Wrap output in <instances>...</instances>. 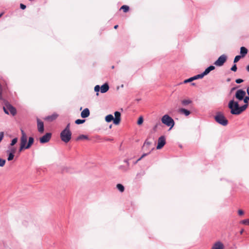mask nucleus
Returning a JSON list of instances; mask_svg holds the SVG:
<instances>
[{"mask_svg":"<svg viewBox=\"0 0 249 249\" xmlns=\"http://www.w3.org/2000/svg\"><path fill=\"white\" fill-rule=\"evenodd\" d=\"M228 107L230 109L231 114H239L240 106L237 101H235L234 99L230 101L228 104Z\"/></svg>","mask_w":249,"mask_h":249,"instance_id":"1","label":"nucleus"},{"mask_svg":"<svg viewBox=\"0 0 249 249\" xmlns=\"http://www.w3.org/2000/svg\"><path fill=\"white\" fill-rule=\"evenodd\" d=\"M3 109L4 112L7 114H10L14 116L17 113L16 109L6 101L3 102Z\"/></svg>","mask_w":249,"mask_h":249,"instance_id":"2","label":"nucleus"},{"mask_svg":"<svg viewBox=\"0 0 249 249\" xmlns=\"http://www.w3.org/2000/svg\"><path fill=\"white\" fill-rule=\"evenodd\" d=\"M215 121L218 124L226 126L228 124V121L226 119L223 114L221 112H218L214 116Z\"/></svg>","mask_w":249,"mask_h":249,"instance_id":"3","label":"nucleus"},{"mask_svg":"<svg viewBox=\"0 0 249 249\" xmlns=\"http://www.w3.org/2000/svg\"><path fill=\"white\" fill-rule=\"evenodd\" d=\"M161 121L162 124L170 127L169 130L171 129L175 125L174 120L167 114L163 115L161 118Z\"/></svg>","mask_w":249,"mask_h":249,"instance_id":"4","label":"nucleus"},{"mask_svg":"<svg viewBox=\"0 0 249 249\" xmlns=\"http://www.w3.org/2000/svg\"><path fill=\"white\" fill-rule=\"evenodd\" d=\"M71 131L63 130L60 133V137L63 142L68 143L71 138Z\"/></svg>","mask_w":249,"mask_h":249,"instance_id":"5","label":"nucleus"},{"mask_svg":"<svg viewBox=\"0 0 249 249\" xmlns=\"http://www.w3.org/2000/svg\"><path fill=\"white\" fill-rule=\"evenodd\" d=\"M21 137L20 138V144L19 152H21L23 149H27L26 144L27 141V136L23 130L21 129Z\"/></svg>","mask_w":249,"mask_h":249,"instance_id":"6","label":"nucleus"},{"mask_svg":"<svg viewBox=\"0 0 249 249\" xmlns=\"http://www.w3.org/2000/svg\"><path fill=\"white\" fill-rule=\"evenodd\" d=\"M227 59V56L225 54H222L214 62V64L216 66H222L226 61Z\"/></svg>","mask_w":249,"mask_h":249,"instance_id":"7","label":"nucleus"},{"mask_svg":"<svg viewBox=\"0 0 249 249\" xmlns=\"http://www.w3.org/2000/svg\"><path fill=\"white\" fill-rule=\"evenodd\" d=\"M246 94V91L242 89H238L235 94V98L239 101H242Z\"/></svg>","mask_w":249,"mask_h":249,"instance_id":"8","label":"nucleus"},{"mask_svg":"<svg viewBox=\"0 0 249 249\" xmlns=\"http://www.w3.org/2000/svg\"><path fill=\"white\" fill-rule=\"evenodd\" d=\"M51 137V133H47L45 135L40 138V142L41 143H45L48 142L50 140Z\"/></svg>","mask_w":249,"mask_h":249,"instance_id":"9","label":"nucleus"},{"mask_svg":"<svg viewBox=\"0 0 249 249\" xmlns=\"http://www.w3.org/2000/svg\"><path fill=\"white\" fill-rule=\"evenodd\" d=\"M165 138L164 136L160 137L158 140L157 149H160L165 144Z\"/></svg>","mask_w":249,"mask_h":249,"instance_id":"10","label":"nucleus"},{"mask_svg":"<svg viewBox=\"0 0 249 249\" xmlns=\"http://www.w3.org/2000/svg\"><path fill=\"white\" fill-rule=\"evenodd\" d=\"M37 130L40 133H43L44 131V123L40 119H37Z\"/></svg>","mask_w":249,"mask_h":249,"instance_id":"11","label":"nucleus"},{"mask_svg":"<svg viewBox=\"0 0 249 249\" xmlns=\"http://www.w3.org/2000/svg\"><path fill=\"white\" fill-rule=\"evenodd\" d=\"M114 115V124L116 125L119 124L121 121V113L119 111H115Z\"/></svg>","mask_w":249,"mask_h":249,"instance_id":"12","label":"nucleus"},{"mask_svg":"<svg viewBox=\"0 0 249 249\" xmlns=\"http://www.w3.org/2000/svg\"><path fill=\"white\" fill-rule=\"evenodd\" d=\"M224 246L220 241L216 242L213 246L212 249H224Z\"/></svg>","mask_w":249,"mask_h":249,"instance_id":"13","label":"nucleus"},{"mask_svg":"<svg viewBox=\"0 0 249 249\" xmlns=\"http://www.w3.org/2000/svg\"><path fill=\"white\" fill-rule=\"evenodd\" d=\"M178 112L180 114H184L186 116H188L191 114L190 111H189L186 109H185L184 108H179L178 109Z\"/></svg>","mask_w":249,"mask_h":249,"instance_id":"14","label":"nucleus"},{"mask_svg":"<svg viewBox=\"0 0 249 249\" xmlns=\"http://www.w3.org/2000/svg\"><path fill=\"white\" fill-rule=\"evenodd\" d=\"M90 114V112L89 109L88 108H85L81 113V116L82 118H87L89 116Z\"/></svg>","mask_w":249,"mask_h":249,"instance_id":"15","label":"nucleus"},{"mask_svg":"<svg viewBox=\"0 0 249 249\" xmlns=\"http://www.w3.org/2000/svg\"><path fill=\"white\" fill-rule=\"evenodd\" d=\"M101 93H105L107 92L109 89V86L107 83H105L103 84L101 87Z\"/></svg>","mask_w":249,"mask_h":249,"instance_id":"16","label":"nucleus"},{"mask_svg":"<svg viewBox=\"0 0 249 249\" xmlns=\"http://www.w3.org/2000/svg\"><path fill=\"white\" fill-rule=\"evenodd\" d=\"M215 69V67L213 66H210L205 69V70L202 72L204 75H207L211 71Z\"/></svg>","mask_w":249,"mask_h":249,"instance_id":"17","label":"nucleus"},{"mask_svg":"<svg viewBox=\"0 0 249 249\" xmlns=\"http://www.w3.org/2000/svg\"><path fill=\"white\" fill-rule=\"evenodd\" d=\"M240 53L241 54L240 55L242 57H244L248 53V49L245 47H241L240 48Z\"/></svg>","mask_w":249,"mask_h":249,"instance_id":"18","label":"nucleus"},{"mask_svg":"<svg viewBox=\"0 0 249 249\" xmlns=\"http://www.w3.org/2000/svg\"><path fill=\"white\" fill-rule=\"evenodd\" d=\"M192 101L190 99H184L181 101V104L182 106L187 107L192 104Z\"/></svg>","mask_w":249,"mask_h":249,"instance_id":"19","label":"nucleus"},{"mask_svg":"<svg viewBox=\"0 0 249 249\" xmlns=\"http://www.w3.org/2000/svg\"><path fill=\"white\" fill-rule=\"evenodd\" d=\"M57 115L56 114H53L52 115L48 116L46 117L45 118V119L48 121L52 122V121L54 120L55 119H56L57 118Z\"/></svg>","mask_w":249,"mask_h":249,"instance_id":"20","label":"nucleus"},{"mask_svg":"<svg viewBox=\"0 0 249 249\" xmlns=\"http://www.w3.org/2000/svg\"><path fill=\"white\" fill-rule=\"evenodd\" d=\"M34 142V139L32 137H30L29 138L28 142L27 144H26V148L29 149L31 146V145L33 144Z\"/></svg>","mask_w":249,"mask_h":249,"instance_id":"21","label":"nucleus"},{"mask_svg":"<svg viewBox=\"0 0 249 249\" xmlns=\"http://www.w3.org/2000/svg\"><path fill=\"white\" fill-rule=\"evenodd\" d=\"M17 149L15 147L9 146H8V149L7 151V153H12L13 154H14L16 152Z\"/></svg>","mask_w":249,"mask_h":249,"instance_id":"22","label":"nucleus"},{"mask_svg":"<svg viewBox=\"0 0 249 249\" xmlns=\"http://www.w3.org/2000/svg\"><path fill=\"white\" fill-rule=\"evenodd\" d=\"M151 143L152 142H151L149 141L148 140H146L143 145V148L146 150H148L149 146L151 144Z\"/></svg>","mask_w":249,"mask_h":249,"instance_id":"23","label":"nucleus"},{"mask_svg":"<svg viewBox=\"0 0 249 249\" xmlns=\"http://www.w3.org/2000/svg\"><path fill=\"white\" fill-rule=\"evenodd\" d=\"M105 120L107 123H109L112 121L114 122V117L112 115L109 114L106 116Z\"/></svg>","mask_w":249,"mask_h":249,"instance_id":"24","label":"nucleus"},{"mask_svg":"<svg viewBox=\"0 0 249 249\" xmlns=\"http://www.w3.org/2000/svg\"><path fill=\"white\" fill-rule=\"evenodd\" d=\"M248 104H245L242 106L240 107L239 109V114H241L243 111L246 110V109L248 107Z\"/></svg>","mask_w":249,"mask_h":249,"instance_id":"25","label":"nucleus"},{"mask_svg":"<svg viewBox=\"0 0 249 249\" xmlns=\"http://www.w3.org/2000/svg\"><path fill=\"white\" fill-rule=\"evenodd\" d=\"M154 149V148H152L150 150H149V151L147 153L143 154L142 155V156L137 160V161L141 160L143 158H144V157H145V156H147L148 154H149L151 153V151H152Z\"/></svg>","mask_w":249,"mask_h":249,"instance_id":"26","label":"nucleus"},{"mask_svg":"<svg viewBox=\"0 0 249 249\" xmlns=\"http://www.w3.org/2000/svg\"><path fill=\"white\" fill-rule=\"evenodd\" d=\"M117 188L121 192H123L124 190V188L121 184H118L116 186Z\"/></svg>","mask_w":249,"mask_h":249,"instance_id":"27","label":"nucleus"},{"mask_svg":"<svg viewBox=\"0 0 249 249\" xmlns=\"http://www.w3.org/2000/svg\"><path fill=\"white\" fill-rule=\"evenodd\" d=\"M204 76V74H203V73H202L201 74L195 75V76H193V77L194 78V80H196L197 79L202 78Z\"/></svg>","mask_w":249,"mask_h":249,"instance_id":"28","label":"nucleus"},{"mask_svg":"<svg viewBox=\"0 0 249 249\" xmlns=\"http://www.w3.org/2000/svg\"><path fill=\"white\" fill-rule=\"evenodd\" d=\"M121 9L123 10L124 12L126 13L128 11L129 7L127 5H124L121 7Z\"/></svg>","mask_w":249,"mask_h":249,"instance_id":"29","label":"nucleus"},{"mask_svg":"<svg viewBox=\"0 0 249 249\" xmlns=\"http://www.w3.org/2000/svg\"><path fill=\"white\" fill-rule=\"evenodd\" d=\"M17 142H18L17 138H15L13 139L12 140L10 145L9 146H13Z\"/></svg>","mask_w":249,"mask_h":249,"instance_id":"30","label":"nucleus"},{"mask_svg":"<svg viewBox=\"0 0 249 249\" xmlns=\"http://www.w3.org/2000/svg\"><path fill=\"white\" fill-rule=\"evenodd\" d=\"M14 157V154L12 153H8V157L7 158V160L8 161H11L13 160Z\"/></svg>","mask_w":249,"mask_h":249,"instance_id":"31","label":"nucleus"},{"mask_svg":"<svg viewBox=\"0 0 249 249\" xmlns=\"http://www.w3.org/2000/svg\"><path fill=\"white\" fill-rule=\"evenodd\" d=\"M88 138L87 136L84 135H81L77 138V140H82V139H88Z\"/></svg>","mask_w":249,"mask_h":249,"instance_id":"32","label":"nucleus"},{"mask_svg":"<svg viewBox=\"0 0 249 249\" xmlns=\"http://www.w3.org/2000/svg\"><path fill=\"white\" fill-rule=\"evenodd\" d=\"M85 122V120L77 119L75 121V123L77 124H80L84 123Z\"/></svg>","mask_w":249,"mask_h":249,"instance_id":"33","label":"nucleus"},{"mask_svg":"<svg viewBox=\"0 0 249 249\" xmlns=\"http://www.w3.org/2000/svg\"><path fill=\"white\" fill-rule=\"evenodd\" d=\"M143 122V119L142 116H141L139 118V119L137 122V124L138 125H141L142 124Z\"/></svg>","mask_w":249,"mask_h":249,"instance_id":"34","label":"nucleus"},{"mask_svg":"<svg viewBox=\"0 0 249 249\" xmlns=\"http://www.w3.org/2000/svg\"><path fill=\"white\" fill-rule=\"evenodd\" d=\"M161 124L160 121H158L156 124L154 126L153 129L154 131H156L157 130V128L159 125H160Z\"/></svg>","mask_w":249,"mask_h":249,"instance_id":"35","label":"nucleus"},{"mask_svg":"<svg viewBox=\"0 0 249 249\" xmlns=\"http://www.w3.org/2000/svg\"><path fill=\"white\" fill-rule=\"evenodd\" d=\"M241 57H242L241 55H236L234 59L233 62L234 63L237 62Z\"/></svg>","mask_w":249,"mask_h":249,"instance_id":"36","label":"nucleus"},{"mask_svg":"<svg viewBox=\"0 0 249 249\" xmlns=\"http://www.w3.org/2000/svg\"><path fill=\"white\" fill-rule=\"evenodd\" d=\"M5 160L0 158V166L3 167L5 164Z\"/></svg>","mask_w":249,"mask_h":249,"instance_id":"37","label":"nucleus"},{"mask_svg":"<svg viewBox=\"0 0 249 249\" xmlns=\"http://www.w3.org/2000/svg\"><path fill=\"white\" fill-rule=\"evenodd\" d=\"M193 81H194V78L193 77H190V78L189 79H186L184 81H183V83H189V82H192Z\"/></svg>","mask_w":249,"mask_h":249,"instance_id":"38","label":"nucleus"},{"mask_svg":"<svg viewBox=\"0 0 249 249\" xmlns=\"http://www.w3.org/2000/svg\"><path fill=\"white\" fill-rule=\"evenodd\" d=\"M100 87L99 85H96L95 87H94V90L95 91L97 92V93H96V95H98V92L100 90Z\"/></svg>","mask_w":249,"mask_h":249,"instance_id":"39","label":"nucleus"},{"mask_svg":"<svg viewBox=\"0 0 249 249\" xmlns=\"http://www.w3.org/2000/svg\"><path fill=\"white\" fill-rule=\"evenodd\" d=\"M242 223L245 225H249V219H246L242 220Z\"/></svg>","mask_w":249,"mask_h":249,"instance_id":"40","label":"nucleus"},{"mask_svg":"<svg viewBox=\"0 0 249 249\" xmlns=\"http://www.w3.org/2000/svg\"><path fill=\"white\" fill-rule=\"evenodd\" d=\"M243 100H244V102L245 103V104H248V101H249V96H245Z\"/></svg>","mask_w":249,"mask_h":249,"instance_id":"41","label":"nucleus"},{"mask_svg":"<svg viewBox=\"0 0 249 249\" xmlns=\"http://www.w3.org/2000/svg\"><path fill=\"white\" fill-rule=\"evenodd\" d=\"M237 69V68L236 64H234L231 69V71H236Z\"/></svg>","mask_w":249,"mask_h":249,"instance_id":"42","label":"nucleus"},{"mask_svg":"<svg viewBox=\"0 0 249 249\" xmlns=\"http://www.w3.org/2000/svg\"><path fill=\"white\" fill-rule=\"evenodd\" d=\"M64 130H66V131H71L70 130V124H68L66 127L65 128V129H64Z\"/></svg>","mask_w":249,"mask_h":249,"instance_id":"43","label":"nucleus"},{"mask_svg":"<svg viewBox=\"0 0 249 249\" xmlns=\"http://www.w3.org/2000/svg\"><path fill=\"white\" fill-rule=\"evenodd\" d=\"M243 82V80H242L241 79H237L235 80V82L237 84H240V83H242Z\"/></svg>","mask_w":249,"mask_h":249,"instance_id":"44","label":"nucleus"},{"mask_svg":"<svg viewBox=\"0 0 249 249\" xmlns=\"http://www.w3.org/2000/svg\"><path fill=\"white\" fill-rule=\"evenodd\" d=\"M26 6L25 5L22 4V3H20V8L22 9V10H24L25 8H26Z\"/></svg>","mask_w":249,"mask_h":249,"instance_id":"45","label":"nucleus"},{"mask_svg":"<svg viewBox=\"0 0 249 249\" xmlns=\"http://www.w3.org/2000/svg\"><path fill=\"white\" fill-rule=\"evenodd\" d=\"M238 213L239 215H243L244 214V212L242 210H238Z\"/></svg>","mask_w":249,"mask_h":249,"instance_id":"46","label":"nucleus"},{"mask_svg":"<svg viewBox=\"0 0 249 249\" xmlns=\"http://www.w3.org/2000/svg\"><path fill=\"white\" fill-rule=\"evenodd\" d=\"M124 161L127 164V166H129V164L128 160H125Z\"/></svg>","mask_w":249,"mask_h":249,"instance_id":"47","label":"nucleus"},{"mask_svg":"<svg viewBox=\"0 0 249 249\" xmlns=\"http://www.w3.org/2000/svg\"><path fill=\"white\" fill-rule=\"evenodd\" d=\"M247 94L249 97V87L247 88Z\"/></svg>","mask_w":249,"mask_h":249,"instance_id":"48","label":"nucleus"},{"mask_svg":"<svg viewBox=\"0 0 249 249\" xmlns=\"http://www.w3.org/2000/svg\"><path fill=\"white\" fill-rule=\"evenodd\" d=\"M247 70L249 72V65L247 67Z\"/></svg>","mask_w":249,"mask_h":249,"instance_id":"49","label":"nucleus"},{"mask_svg":"<svg viewBox=\"0 0 249 249\" xmlns=\"http://www.w3.org/2000/svg\"><path fill=\"white\" fill-rule=\"evenodd\" d=\"M118 25H115V26H114V29H116L118 28Z\"/></svg>","mask_w":249,"mask_h":249,"instance_id":"50","label":"nucleus"},{"mask_svg":"<svg viewBox=\"0 0 249 249\" xmlns=\"http://www.w3.org/2000/svg\"><path fill=\"white\" fill-rule=\"evenodd\" d=\"M243 231H244V230H242L240 231V233H241V234H242V233H243Z\"/></svg>","mask_w":249,"mask_h":249,"instance_id":"51","label":"nucleus"},{"mask_svg":"<svg viewBox=\"0 0 249 249\" xmlns=\"http://www.w3.org/2000/svg\"><path fill=\"white\" fill-rule=\"evenodd\" d=\"M191 84H192V85H193V86L195 85V83H192Z\"/></svg>","mask_w":249,"mask_h":249,"instance_id":"52","label":"nucleus"},{"mask_svg":"<svg viewBox=\"0 0 249 249\" xmlns=\"http://www.w3.org/2000/svg\"><path fill=\"white\" fill-rule=\"evenodd\" d=\"M138 161H137V160L135 161V162H134V164H136Z\"/></svg>","mask_w":249,"mask_h":249,"instance_id":"53","label":"nucleus"},{"mask_svg":"<svg viewBox=\"0 0 249 249\" xmlns=\"http://www.w3.org/2000/svg\"><path fill=\"white\" fill-rule=\"evenodd\" d=\"M235 89V88H233L231 90H234Z\"/></svg>","mask_w":249,"mask_h":249,"instance_id":"54","label":"nucleus"},{"mask_svg":"<svg viewBox=\"0 0 249 249\" xmlns=\"http://www.w3.org/2000/svg\"><path fill=\"white\" fill-rule=\"evenodd\" d=\"M230 81V79H228L227 80V81H228V82H229V81Z\"/></svg>","mask_w":249,"mask_h":249,"instance_id":"55","label":"nucleus"},{"mask_svg":"<svg viewBox=\"0 0 249 249\" xmlns=\"http://www.w3.org/2000/svg\"><path fill=\"white\" fill-rule=\"evenodd\" d=\"M2 14H0V18L1 17Z\"/></svg>","mask_w":249,"mask_h":249,"instance_id":"56","label":"nucleus"}]
</instances>
